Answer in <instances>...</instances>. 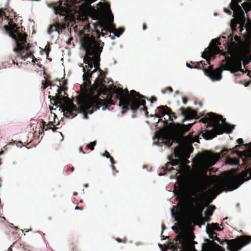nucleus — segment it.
I'll return each instance as SVG.
<instances>
[{"mask_svg": "<svg viewBox=\"0 0 251 251\" xmlns=\"http://www.w3.org/2000/svg\"><path fill=\"white\" fill-rule=\"evenodd\" d=\"M242 0H231L230 6L233 11L234 18L231 21L230 27L232 32L236 31V26L237 24L239 25L240 30H244L243 26L245 24L246 18L242 7L238 4Z\"/></svg>", "mask_w": 251, "mask_h": 251, "instance_id": "8", "label": "nucleus"}, {"mask_svg": "<svg viewBox=\"0 0 251 251\" xmlns=\"http://www.w3.org/2000/svg\"><path fill=\"white\" fill-rule=\"evenodd\" d=\"M170 211H171V214H172V209H171V210H170Z\"/></svg>", "mask_w": 251, "mask_h": 251, "instance_id": "41", "label": "nucleus"}, {"mask_svg": "<svg viewBox=\"0 0 251 251\" xmlns=\"http://www.w3.org/2000/svg\"><path fill=\"white\" fill-rule=\"evenodd\" d=\"M191 126L192 124L185 125L172 122L166 127L158 131L156 136L158 139L164 141L168 146H171L172 143L176 141L178 144V146L174 150L175 156L179 159H185L193 151L191 144L194 142L199 143L197 137L192 138L182 136L190 129Z\"/></svg>", "mask_w": 251, "mask_h": 251, "instance_id": "4", "label": "nucleus"}, {"mask_svg": "<svg viewBox=\"0 0 251 251\" xmlns=\"http://www.w3.org/2000/svg\"><path fill=\"white\" fill-rule=\"evenodd\" d=\"M182 102H183V103L184 104H186V101H182Z\"/></svg>", "mask_w": 251, "mask_h": 251, "instance_id": "36", "label": "nucleus"}, {"mask_svg": "<svg viewBox=\"0 0 251 251\" xmlns=\"http://www.w3.org/2000/svg\"><path fill=\"white\" fill-rule=\"evenodd\" d=\"M205 74L213 81L220 80L222 78V72L220 69L205 72Z\"/></svg>", "mask_w": 251, "mask_h": 251, "instance_id": "15", "label": "nucleus"}, {"mask_svg": "<svg viewBox=\"0 0 251 251\" xmlns=\"http://www.w3.org/2000/svg\"><path fill=\"white\" fill-rule=\"evenodd\" d=\"M11 36L15 39L16 42L17 48L14 50V51L16 52H19L24 49L27 50V47H26V37L25 36L18 33L17 36L15 34H11Z\"/></svg>", "mask_w": 251, "mask_h": 251, "instance_id": "12", "label": "nucleus"}, {"mask_svg": "<svg viewBox=\"0 0 251 251\" xmlns=\"http://www.w3.org/2000/svg\"><path fill=\"white\" fill-rule=\"evenodd\" d=\"M220 42L218 40H213L208 48V50L204 51L201 55V57L205 59L207 62L210 60V58L219 52L217 45H220Z\"/></svg>", "mask_w": 251, "mask_h": 251, "instance_id": "11", "label": "nucleus"}, {"mask_svg": "<svg viewBox=\"0 0 251 251\" xmlns=\"http://www.w3.org/2000/svg\"><path fill=\"white\" fill-rule=\"evenodd\" d=\"M58 103L60 104L62 108L68 111H71L74 109L73 103L66 97L62 98L58 97L57 98Z\"/></svg>", "mask_w": 251, "mask_h": 251, "instance_id": "13", "label": "nucleus"}, {"mask_svg": "<svg viewBox=\"0 0 251 251\" xmlns=\"http://www.w3.org/2000/svg\"><path fill=\"white\" fill-rule=\"evenodd\" d=\"M94 18L99 20L100 24L104 31L112 33L116 37H119L123 33L122 28L115 29L114 25L112 24L114 17L107 4L102 5L100 11L95 15Z\"/></svg>", "mask_w": 251, "mask_h": 251, "instance_id": "6", "label": "nucleus"}, {"mask_svg": "<svg viewBox=\"0 0 251 251\" xmlns=\"http://www.w3.org/2000/svg\"><path fill=\"white\" fill-rule=\"evenodd\" d=\"M109 160H110V161L111 162V163H112V161H111V159H109Z\"/></svg>", "mask_w": 251, "mask_h": 251, "instance_id": "40", "label": "nucleus"}, {"mask_svg": "<svg viewBox=\"0 0 251 251\" xmlns=\"http://www.w3.org/2000/svg\"><path fill=\"white\" fill-rule=\"evenodd\" d=\"M145 26H144V25H143V30H145Z\"/></svg>", "mask_w": 251, "mask_h": 251, "instance_id": "38", "label": "nucleus"}, {"mask_svg": "<svg viewBox=\"0 0 251 251\" xmlns=\"http://www.w3.org/2000/svg\"><path fill=\"white\" fill-rule=\"evenodd\" d=\"M51 30L52 31L55 30L56 32H57V33H58L59 32L57 31L56 29V27L55 26H52L51 27Z\"/></svg>", "mask_w": 251, "mask_h": 251, "instance_id": "29", "label": "nucleus"}, {"mask_svg": "<svg viewBox=\"0 0 251 251\" xmlns=\"http://www.w3.org/2000/svg\"><path fill=\"white\" fill-rule=\"evenodd\" d=\"M87 17H88V14L85 11L81 12L79 14V19L81 20H85L87 19Z\"/></svg>", "mask_w": 251, "mask_h": 251, "instance_id": "20", "label": "nucleus"}, {"mask_svg": "<svg viewBox=\"0 0 251 251\" xmlns=\"http://www.w3.org/2000/svg\"><path fill=\"white\" fill-rule=\"evenodd\" d=\"M105 156V157H106L107 158H109V157L108 156H107V155H106V156Z\"/></svg>", "mask_w": 251, "mask_h": 251, "instance_id": "39", "label": "nucleus"}, {"mask_svg": "<svg viewBox=\"0 0 251 251\" xmlns=\"http://www.w3.org/2000/svg\"><path fill=\"white\" fill-rule=\"evenodd\" d=\"M233 153H237L239 156H241L244 155V152H241L238 151H233Z\"/></svg>", "mask_w": 251, "mask_h": 251, "instance_id": "25", "label": "nucleus"}, {"mask_svg": "<svg viewBox=\"0 0 251 251\" xmlns=\"http://www.w3.org/2000/svg\"><path fill=\"white\" fill-rule=\"evenodd\" d=\"M97 33H100V32H99V31H97Z\"/></svg>", "mask_w": 251, "mask_h": 251, "instance_id": "42", "label": "nucleus"}, {"mask_svg": "<svg viewBox=\"0 0 251 251\" xmlns=\"http://www.w3.org/2000/svg\"><path fill=\"white\" fill-rule=\"evenodd\" d=\"M180 111L181 116L184 117L186 120L193 119L196 115V112L191 110L190 108H187L185 110L180 109Z\"/></svg>", "mask_w": 251, "mask_h": 251, "instance_id": "16", "label": "nucleus"}, {"mask_svg": "<svg viewBox=\"0 0 251 251\" xmlns=\"http://www.w3.org/2000/svg\"><path fill=\"white\" fill-rule=\"evenodd\" d=\"M228 149H225L220 153L213 154L208 152H204L202 157L198 161L197 166L199 171L205 172L207 168L213 165L217 160L223 157L227 152Z\"/></svg>", "mask_w": 251, "mask_h": 251, "instance_id": "9", "label": "nucleus"}, {"mask_svg": "<svg viewBox=\"0 0 251 251\" xmlns=\"http://www.w3.org/2000/svg\"><path fill=\"white\" fill-rule=\"evenodd\" d=\"M171 117H172V118L174 120V119H176V116L174 115V114L173 113H172V114H171Z\"/></svg>", "mask_w": 251, "mask_h": 251, "instance_id": "30", "label": "nucleus"}, {"mask_svg": "<svg viewBox=\"0 0 251 251\" xmlns=\"http://www.w3.org/2000/svg\"><path fill=\"white\" fill-rule=\"evenodd\" d=\"M211 226L212 229H215V230H216L217 231H221L222 230V229L221 228H220L219 227H217V225L216 224L212 223L211 225Z\"/></svg>", "mask_w": 251, "mask_h": 251, "instance_id": "24", "label": "nucleus"}, {"mask_svg": "<svg viewBox=\"0 0 251 251\" xmlns=\"http://www.w3.org/2000/svg\"><path fill=\"white\" fill-rule=\"evenodd\" d=\"M227 162L232 165H235L237 164L238 161L236 158H228L227 160Z\"/></svg>", "mask_w": 251, "mask_h": 251, "instance_id": "21", "label": "nucleus"}, {"mask_svg": "<svg viewBox=\"0 0 251 251\" xmlns=\"http://www.w3.org/2000/svg\"><path fill=\"white\" fill-rule=\"evenodd\" d=\"M238 144H239V145L236 146L234 148L236 149H241V146L240 145V144H242L243 143V140L242 138H239L237 141Z\"/></svg>", "mask_w": 251, "mask_h": 251, "instance_id": "22", "label": "nucleus"}, {"mask_svg": "<svg viewBox=\"0 0 251 251\" xmlns=\"http://www.w3.org/2000/svg\"><path fill=\"white\" fill-rule=\"evenodd\" d=\"M202 123L208 122L213 126L211 130H207L202 134V137L205 140H210L214 138L216 135L222 134L225 132L229 134L232 132L235 126H231L226 122L221 116H217L212 113H207L200 120Z\"/></svg>", "mask_w": 251, "mask_h": 251, "instance_id": "5", "label": "nucleus"}, {"mask_svg": "<svg viewBox=\"0 0 251 251\" xmlns=\"http://www.w3.org/2000/svg\"><path fill=\"white\" fill-rule=\"evenodd\" d=\"M96 144V141H94L91 142L90 144H89L87 147L88 148H89L92 151H93L94 150V146Z\"/></svg>", "mask_w": 251, "mask_h": 251, "instance_id": "23", "label": "nucleus"}, {"mask_svg": "<svg viewBox=\"0 0 251 251\" xmlns=\"http://www.w3.org/2000/svg\"><path fill=\"white\" fill-rule=\"evenodd\" d=\"M75 210H80V209L79 208L77 207H76L75 208Z\"/></svg>", "mask_w": 251, "mask_h": 251, "instance_id": "34", "label": "nucleus"}, {"mask_svg": "<svg viewBox=\"0 0 251 251\" xmlns=\"http://www.w3.org/2000/svg\"><path fill=\"white\" fill-rule=\"evenodd\" d=\"M243 28L242 32L240 31L241 33L243 32V40H241L239 37L235 36L234 39L237 43L232 42L228 47V52L230 57H226V63L222 66L224 71H228L231 73L243 72L241 69V62L245 66L251 60V55L250 54L251 46V20H246Z\"/></svg>", "mask_w": 251, "mask_h": 251, "instance_id": "3", "label": "nucleus"}, {"mask_svg": "<svg viewBox=\"0 0 251 251\" xmlns=\"http://www.w3.org/2000/svg\"><path fill=\"white\" fill-rule=\"evenodd\" d=\"M250 83L249 82H247L245 84V87H248L249 85H250Z\"/></svg>", "mask_w": 251, "mask_h": 251, "instance_id": "32", "label": "nucleus"}, {"mask_svg": "<svg viewBox=\"0 0 251 251\" xmlns=\"http://www.w3.org/2000/svg\"><path fill=\"white\" fill-rule=\"evenodd\" d=\"M106 4V3H101L99 5V9H98L97 11H94V12L93 13V14H92V16H91V17H92V19H93L98 21V22L97 23H93V25H94V27H95V28H96L97 26H98V25H99V26H100L101 28V31L104 30V29H103V28L100 26V21H99V19H95L94 18H95V15L96 14V13L97 12H99V11H100V7L102 6V5H103V4Z\"/></svg>", "mask_w": 251, "mask_h": 251, "instance_id": "18", "label": "nucleus"}, {"mask_svg": "<svg viewBox=\"0 0 251 251\" xmlns=\"http://www.w3.org/2000/svg\"><path fill=\"white\" fill-rule=\"evenodd\" d=\"M251 241V236H241L237 239L227 241V246L231 251H238Z\"/></svg>", "mask_w": 251, "mask_h": 251, "instance_id": "10", "label": "nucleus"}, {"mask_svg": "<svg viewBox=\"0 0 251 251\" xmlns=\"http://www.w3.org/2000/svg\"><path fill=\"white\" fill-rule=\"evenodd\" d=\"M192 239V236L190 233H185L182 234L181 239V246L184 251L187 250L189 248Z\"/></svg>", "mask_w": 251, "mask_h": 251, "instance_id": "14", "label": "nucleus"}, {"mask_svg": "<svg viewBox=\"0 0 251 251\" xmlns=\"http://www.w3.org/2000/svg\"><path fill=\"white\" fill-rule=\"evenodd\" d=\"M82 45L86 51V56L84 58L85 67H83V87L86 90L90 84L89 78H95L90 93L80 101L81 107L85 110L90 108L93 104H101L100 100L93 96L95 90H97V94L100 95L108 91V88L102 81L104 74L99 68L100 55L101 52L99 43L94 38L86 36L83 39Z\"/></svg>", "mask_w": 251, "mask_h": 251, "instance_id": "2", "label": "nucleus"}, {"mask_svg": "<svg viewBox=\"0 0 251 251\" xmlns=\"http://www.w3.org/2000/svg\"><path fill=\"white\" fill-rule=\"evenodd\" d=\"M35 61H36V59H32V61L33 62H35Z\"/></svg>", "mask_w": 251, "mask_h": 251, "instance_id": "35", "label": "nucleus"}, {"mask_svg": "<svg viewBox=\"0 0 251 251\" xmlns=\"http://www.w3.org/2000/svg\"><path fill=\"white\" fill-rule=\"evenodd\" d=\"M186 66L189 68H191V67L190 66V65L188 64V63H186Z\"/></svg>", "mask_w": 251, "mask_h": 251, "instance_id": "33", "label": "nucleus"}, {"mask_svg": "<svg viewBox=\"0 0 251 251\" xmlns=\"http://www.w3.org/2000/svg\"><path fill=\"white\" fill-rule=\"evenodd\" d=\"M158 108L161 110V113L163 116L167 115L171 121H173L171 115V114H172V112L167 106H161Z\"/></svg>", "mask_w": 251, "mask_h": 251, "instance_id": "17", "label": "nucleus"}, {"mask_svg": "<svg viewBox=\"0 0 251 251\" xmlns=\"http://www.w3.org/2000/svg\"><path fill=\"white\" fill-rule=\"evenodd\" d=\"M117 92L120 94V103L124 106H129L133 109L143 106L145 103V100L141 99L142 96L134 90L131 91L130 94H128L127 90L124 91L121 89H118Z\"/></svg>", "mask_w": 251, "mask_h": 251, "instance_id": "7", "label": "nucleus"}, {"mask_svg": "<svg viewBox=\"0 0 251 251\" xmlns=\"http://www.w3.org/2000/svg\"><path fill=\"white\" fill-rule=\"evenodd\" d=\"M250 179L251 168L229 178H220L214 176L208 177L204 173L189 180L178 181L177 191L183 201L180 210L183 215L178 222L181 225L192 222L196 216L195 210L202 208L198 192L205 190L211 184H214L213 188L210 191L218 195L224 191L234 190L244 182Z\"/></svg>", "mask_w": 251, "mask_h": 251, "instance_id": "1", "label": "nucleus"}, {"mask_svg": "<svg viewBox=\"0 0 251 251\" xmlns=\"http://www.w3.org/2000/svg\"><path fill=\"white\" fill-rule=\"evenodd\" d=\"M206 232L208 235V236H209V233L208 232V231L207 230H206Z\"/></svg>", "mask_w": 251, "mask_h": 251, "instance_id": "37", "label": "nucleus"}, {"mask_svg": "<svg viewBox=\"0 0 251 251\" xmlns=\"http://www.w3.org/2000/svg\"><path fill=\"white\" fill-rule=\"evenodd\" d=\"M155 100V99L154 98L151 99L150 101L151 103H153L154 101Z\"/></svg>", "mask_w": 251, "mask_h": 251, "instance_id": "31", "label": "nucleus"}, {"mask_svg": "<svg viewBox=\"0 0 251 251\" xmlns=\"http://www.w3.org/2000/svg\"><path fill=\"white\" fill-rule=\"evenodd\" d=\"M241 5L246 12L251 10V3L245 2Z\"/></svg>", "mask_w": 251, "mask_h": 251, "instance_id": "19", "label": "nucleus"}, {"mask_svg": "<svg viewBox=\"0 0 251 251\" xmlns=\"http://www.w3.org/2000/svg\"><path fill=\"white\" fill-rule=\"evenodd\" d=\"M205 215H208L209 216H211L212 214V213L211 211L208 210L207 211H205Z\"/></svg>", "mask_w": 251, "mask_h": 251, "instance_id": "27", "label": "nucleus"}, {"mask_svg": "<svg viewBox=\"0 0 251 251\" xmlns=\"http://www.w3.org/2000/svg\"><path fill=\"white\" fill-rule=\"evenodd\" d=\"M243 63V62L242 61L241 63ZM241 69L243 71V72H242V73H247V75L250 76V77H251V71H248V70H246V71H244V70H243L242 68Z\"/></svg>", "mask_w": 251, "mask_h": 251, "instance_id": "26", "label": "nucleus"}, {"mask_svg": "<svg viewBox=\"0 0 251 251\" xmlns=\"http://www.w3.org/2000/svg\"><path fill=\"white\" fill-rule=\"evenodd\" d=\"M28 58H30V56L28 55H25V56L22 57V58L23 60H25L26 59H27Z\"/></svg>", "mask_w": 251, "mask_h": 251, "instance_id": "28", "label": "nucleus"}]
</instances>
